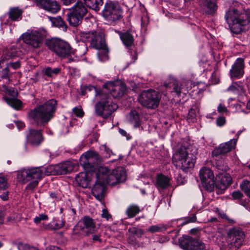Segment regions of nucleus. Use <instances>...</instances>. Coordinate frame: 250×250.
Wrapping results in <instances>:
<instances>
[{"label":"nucleus","mask_w":250,"mask_h":250,"mask_svg":"<svg viewBox=\"0 0 250 250\" xmlns=\"http://www.w3.org/2000/svg\"><path fill=\"white\" fill-rule=\"evenodd\" d=\"M0 198L3 201H6L8 199V192H5L0 195Z\"/></svg>","instance_id":"61"},{"label":"nucleus","mask_w":250,"mask_h":250,"mask_svg":"<svg viewBox=\"0 0 250 250\" xmlns=\"http://www.w3.org/2000/svg\"><path fill=\"white\" fill-rule=\"evenodd\" d=\"M227 236L231 245L239 248L243 245L245 233L240 228H233L230 229L227 233Z\"/></svg>","instance_id":"17"},{"label":"nucleus","mask_w":250,"mask_h":250,"mask_svg":"<svg viewBox=\"0 0 250 250\" xmlns=\"http://www.w3.org/2000/svg\"><path fill=\"white\" fill-rule=\"evenodd\" d=\"M170 179L162 174L157 176L156 186L158 188L165 189L170 186Z\"/></svg>","instance_id":"29"},{"label":"nucleus","mask_w":250,"mask_h":250,"mask_svg":"<svg viewBox=\"0 0 250 250\" xmlns=\"http://www.w3.org/2000/svg\"><path fill=\"white\" fill-rule=\"evenodd\" d=\"M217 110L219 113H224L227 111V109L224 104H220L218 106Z\"/></svg>","instance_id":"55"},{"label":"nucleus","mask_w":250,"mask_h":250,"mask_svg":"<svg viewBox=\"0 0 250 250\" xmlns=\"http://www.w3.org/2000/svg\"><path fill=\"white\" fill-rule=\"evenodd\" d=\"M92 239H93V240L94 241H99L100 242L101 241V240L99 236L98 235H93V238Z\"/></svg>","instance_id":"62"},{"label":"nucleus","mask_w":250,"mask_h":250,"mask_svg":"<svg viewBox=\"0 0 250 250\" xmlns=\"http://www.w3.org/2000/svg\"><path fill=\"white\" fill-rule=\"evenodd\" d=\"M49 49L62 58H68L71 52V47L67 42L60 38H53L46 42Z\"/></svg>","instance_id":"9"},{"label":"nucleus","mask_w":250,"mask_h":250,"mask_svg":"<svg viewBox=\"0 0 250 250\" xmlns=\"http://www.w3.org/2000/svg\"><path fill=\"white\" fill-rule=\"evenodd\" d=\"M199 5L207 14L214 15L218 8L216 0H199Z\"/></svg>","instance_id":"21"},{"label":"nucleus","mask_w":250,"mask_h":250,"mask_svg":"<svg viewBox=\"0 0 250 250\" xmlns=\"http://www.w3.org/2000/svg\"><path fill=\"white\" fill-rule=\"evenodd\" d=\"M32 181L27 186V188L29 189H32L36 187L38 184L39 180H32Z\"/></svg>","instance_id":"52"},{"label":"nucleus","mask_w":250,"mask_h":250,"mask_svg":"<svg viewBox=\"0 0 250 250\" xmlns=\"http://www.w3.org/2000/svg\"><path fill=\"white\" fill-rule=\"evenodd\" d=\"M22 10L18 7L11 8L9 11V18L13 21H19L21 19Z\"/></svg>","instance_id":"32"},{"label":"nucleus","mask_w":250,"mask_h":250,"mask_svg":"<svg viewBox=\"0 0 250 250\" xmlns=\"http://www.w3.org/2000/svg\"><path fill=\"white\" fill-rule=\"evenodd\" d=\"M4 99L10 106L16 109H19L22 106L21 102L15 97L10 98L6 96Z\"/></svg>","instance_id":"34"},{"label":"nucleus","mask_w":250,"mask_h":250,"mask_svg":"<svg viewBox=\"0 0 250 250\" xmlns=\"http://www.w3.org/2000/svg\"><path fill=\"white\" fill-rule=\"evenodd\" d=\"M0 77L2 79H9V66H7L0 71Z\"/></svg>","instance_id":"44"},{"label":"nucleus","mask_w":250,"mask_h":250,"mask_svg":"<svg viewBox=\"0 0 250 250\" xmlns=\"http://www.w3.org/2000/svg\"><path fill=\"white\" fill-rule=\"evenodd\" d=\"M197 240L189 236H185L179 239L180 247L184 250H190Z\"/></svg>","instance_id":"28"},{"label":"nucleus","mask_w":250,"mask_h":250,"mask_svg":"<svg viewBox=\"0 0 250 250\" xmlns=\"http://www.w3.org/2000/svg\"><path fill=\"white\" fill-rule=\"evenodd\" d=\"M96 181L92 188V195L99 201H102L104 198V191L105 187V184L100 181L98 177H96Z\"/></svg>","instance_id":"25"},{"label":"nucleus","mask_w":250,"mask_h":250,"mask_svg":"<svg viewBox=\"0 0 250 250\" xmlns=\"http://www.w3.org/2000/svg\"><path fill=\"white\" fill-rule=\"evenodd\" d=\"M104 152H105V157L108 158L110 157L111 155H114V154L112 152V150L109 148L104 146Z\"/></svg>","instance_id":"56"},{"label":"nucleus","mask_w":250,"mask_h":250,"mask_svg":"<svg viewBox=\"0 0 250 250\" xmlns=\"http://www.w3.org/2000/svg\"><path fill=\"white\" fill-rule=\"evenodd\" d=\"M164 86L167 90H169L171 92H175L178 96L183 92L184 88L183 84L176 80H171L169 83H165Z\"/></svg>","instance_id":"26"},{"label":"nucleus","mask_w":250,"mask_h":250,"mask_svg":"<svg viewBox=\"0 0 250 250\" xmlns=\"http://www.w3.org/2000/svg\"><path fill=\"white\" fill-rule=\"evenodd\" d=\"M244 67V59L242 58H238L233 65L232 66L230 70V75L231 78H239L241 77L243 74V69Z\"/></svg>","instance_id":"23"},{"label":"nucleus","mask_w":250,"mask_h":250,"mask_svg":"<svg viewBox=\"0 0 250 250\" xmlns=\"http://www.w3.org/2000/svg\"><path fill=\"white\" fill-rule=\"evenodd\" d=\"M172 161L177 168L187 171L194 167L195 158L189 157L187 148L181 146L173 154Z\"/></svg>","instance_id":"6"},{"label":"nucleus","mask_w":250,"mask_h":250,"mask_svg":"<svg viewBox=\"0 0 250 250\" xmlns=\"http://www.w3.org/2000/svg\"><path fill=\"white\" fill-rule=\"evenodd\" d=\"M97 56L101 62H104L108 59V50L107 46L98 49Z\"/></svg>","instance_id":"37"},{"label":"nucleus","mask_w":250,"mask_h":250,"mask_svg":"<svg viewBox=\"0 0 250 250\" xmlns=\"http://www.w3.org/2000/svg\"><path fill=\"white\" fill-rule=\"evenodd\" d=\"M7 188V182L4 177H0V189H5Z\"/></svg>","instance_id":"49"},{"label":"nucleus","mask_w":250,"mask_h":250,"mask_svg":"<svg viewBox=\"0 0 250 250\" xmlns=\"http://www.w3.org/2000/svg\"><path fill=\"white\" fill-rule=\"evenodd\" d=\"M141 211L140 207L135 204H132L127 207L125 210V213L128 218H132Z\"/></svg>","instance_id":"33"},{"label":"nucleus","mask_w":250,"mask_h":250,"mask_svg":"<svg viewBox=\"0 0 250 250\" xmlns=\"http://www.w3.org/2000/svg\"><path fill=\"white\" fill-rule=\"evenodd\" d=\"M236 142L237 139H233L225 143L220 144L218 147H216L212 152V155L214 160L216 161L215 162L219 161L218 158L220 157L222 159L223 156L225 154L234 148L236 145ZM221 161L224 163L223 160L220 161V162Z\"/></svg>","instance_id":"14"},{"label":"nucleus","mask_w":250,"mask_h":250,"mask_svg":"<svg viewBox=\"0 0 250 250\" xmlns=\"http://www.w3.org/2000/svg\"><path fill=\"white\" fill-rule=\"evenodd\" d=\"M161 97L159 93L154 90L148 89L143 91L140 95L139 101L143 106L155 109L160 104Z\"/></svg>","instance_id":"10"},{"label":"nucleus","mask_w":250,"mask_h":250,"mask_svg":"<svg viewBox=\"0 0 250 250\" xmlns=\"http://www.w3.org/2000/svg\"><path fill=\"white\" fill-rule=\"evenodd\" d=\"M96 101L98 102L95 105V113L104 119L109 118L118 108L117 104L112 101L105 91L102 95L97 94Z\"/></svg>","instance_id":"5"},{"label":"nucleus","mask_w":250,"mask_h":250,"mask_svg":"<svg viewBox=\"0 0 250 250\" xmlns=\"http://www.w3.org/2000/svg\"><path fill=\"white\" fill-rule=\"evenodd\" d=\"M63 4L65 5H68L69 4H71L75 1H76L77 0H61Z\"/></svg>","instance_id":"60"},{"label":"nucleus","mask_w":250,"mask_h":250,"mask_svg":"<svg viewBox=\"0 0 250 250\" xmlns=\"http://www.w3.org/2000/svg\"><path fill=\"white\" fill-rule=\"evenodd\" d=\"M48 219V217L46 214L41 213L36 216L34 219V222L38 224L41 222V221L47 220Z\"/></svg>","instance_id":"43"},{"label":"nucleus","mask_w":250,"mask_h":250,"mask_svg":"<svg viewBox=\"0 0 250 250\" xmlns=\"http://www.w3.org/2000/svg\"><path fill=\"white\" fill-rule=\"evenodd\" d=\"M232 196L234 199H239L243 197V194L239 191H234L232 193Z\"/></svg>","instance_id":"53"},{"label":"nucleus","mask_w":250,"mask_h":250,"mask_svg":"<svg viewBox=\"0 0 250 250\" xmlns=\"http://www.w3.org/2000/svg\"><path fill=\"white\" fill-rule=\"evenodd\" d=\"M27 142L32 146H39L43 140V136L40 130L30 129L26 135Z\"/></svg>","instance_id":"20"},{"label":"nucleus","mask_w":250,"mask_h":250,"mask_svg":"<svg viewBox=\"0 0 250 250\" xmlns=\"http://www.w3.org/2000/svg\"><path fill=\"white\" fill-rule=\"evenodd\" d=\"M52 167H36L28 169H23L18 172L17 178L22 182L26 183L31 180H40L44 174L49 175L53 174Z\"/></svg>","instance_id":"7"},{"label":"nucleus","mask_w":250,"mask_h":250,"mask_svg":"<svg viewBox=\"0 0 250 250\" xmlns=\"http://www.w3.org/2000/svg\"><path fill=\"white\" fill-rule=\"evenodd\" d=\"M96 177L102 180L100 182L105 184L114 186L125 181L126 172L123 167H118L111 171L107 167H100L97 170Z\"/></svg>","instance_id":"4"},{"label":"nucleus","mask_w":250,"mask_h":250,"mask_svg":"<svg viewBox=\"0 0 250 250\" xmlns=\"http://www.w3.org/2000/svg\"><path fill=\"white\" fill-rule=\"evenodd\" d=\"M102 13L104 19L111 23L121 18L122 10L118 3L110 1L105 3Z\"/></svg>","instance_id":"12"},{"label":"nucleus","mask_w":250,"mask_h":250,"mask_svg":"<svg viewBox=\"0 0 250 250\" xmlns=\"http://www.w3.org/2000/svg\"><path fill=\"white\" fill-rule=\"evenodd\" d=\"M226 123V118L223 116L218 117L216 120V123L218 126L221 127L225 125Z\"/></svg>","instance_id":"47"},{"label":"nucleus","mask_w":250,"mask_h":250,"mask_svg":"<svg viewBox=\"0 0 250 250\" xmlns=\"http://www.w3.org/2000/svg\"><path fill=\"white\" fill-rule=\"evenodd\" d=\"M50 196L52 199H56V198L57 199V196L56 193L54 192H51L50 193Z\"/></svg>","instance_id":"64"},{"label":"nucleus","mask_w":250,"mask_h":250,"mask_svg":"<svg viewBox=\"0 0 250 250\" xmlns=\"http://www.w3.org/2000/svg\"><path fill=\"white\" fill-rule=\"evenodd\" d=\"M87 13V9L82 1H77L69 10L66 14V20L74 27L78 26Z\"/></svg>","instance_id":"8"},{"label":"nucleus","mask_w":250,"mask_h":250,"mask_svg":"<svg viewBox=\"0 0 250 250\" xmlns=\"http://www.w3.org/2000/svg\"><path fill=\"white\" fill-rule=\"evenodd\" d=\"M161 230V228L156 225L151 226L146 229L147 231L150 232L151 233H154L156 232H159Z\"/></svg>","instance_id":"48"},{"label":"nucleus","mask_w":250,"mask_h":250,"mask_svg":"<svg viewBox=\"0 0 250 250\" xmlns=\"http://www.w3.org/2000/svg\"><path fill=\"white\" fill-rule=\"evenodd\" d=\"M190 250H206L205 244L199 240H196L194 242L192 247L190 248Z\"/></svg>","instance_id":"42"},{"label":"nucleus","mask_w":250,"mask_h":250,"mask_svg":"<svg viewBox=\"0 0 250 250\" xmlns=\"http://www.w3.org/2000/svg\"><path fill=\"white\" fill-rule=\"evenodd\" d=\"M61 71V68L59 67L55 68L47 67L44 69L43 72L44 75L48 77L53 78L59 74Z\"/></svg>","instance_id":"35"},{"label":"nucleus","mask_w":250,"mask_h":250,"mask_svg":"<svg viewBox=\"0 0 250 250\" xmlns=\"http://www.w3.org/2000/svg\"><path fill=\"white\" fill-rule=\"evenodd\" d=\"M90 45L96 49L106 47L105 42L102 34L92 32L90 36Z\"/></svg>","instance_id":"24"},{"label":"nucleus","mask_w":250,"mask_h":250,"mask_svg":"<svg viewBox=\"0 0 250 250\" xmlns=\"http://www.w3.org/2000/svg\"><path fill=\"white\" fill-rule=\"evenodd\" d=\"M119 35L124 44L126 47H130L133 45L134 37L131 31L128 30L124 32H119Z\"/></svg>","instance_id":"27"},{"label":"nucleus","mask_w":250,"mask_h":250,"mask_svg":"<svg viewBox=\"0 0 250 250\" xmlns=\"http://www.w3.org/2000/svg\"><path fill=\"white\" fill-rule=\"evenodd\" d=\"M52 221L55 230H57L62 228L64 226L65 223V221L63 220L62 218H58L57 219H54Z\"/></svg>","instance_id":"41"},{"label":"nucleus","mask_w":250,"mask_h":250,"mask_svg":"<svg viewBox=\"0 0 250 250\" xmlns=\"http://www.w3.org/2000/svg\"><path fill=\"white\" fill-rule=\"evenodd\" d=\"M57 105L56 100L50 99L29 112V118L37 125L44 126L54 117Z\"/></svg>","instance_id":"2"},{"label":"nucleus","mask_w":250,"mask_h":250,"mask_svg":"<svg viewBox=\"0 0 250 250\" xmlns=\"http://www.w3.org/2000/svg\"><path fill=\"white\" fill-rule=\"evenodd\" d=\"M37 5L53 14L57 13L60 10L59 3L53 0H35Z\"/></svg>","instance_id":"19"},{"label":"nucleus","mask_w":250,"mask_h":250,"mask_svg":"<svg viewBox=\"0 0 250 250\" xmlns=\"http://www.w3.org/2000/svg\"><path fill=\"white\" fill-rule=\"evenodd\" d=\"M101 216L103 218H105L107 220H108L111 218V215L106 209H103Z\"/></svg>","instance_id":"54"},{"label":"nucleus","mask_w":250,"mask_h":250,"mask_svg":"<svg viewBox=\"0 0 250 250\" xmlns=\"http://www.w3.org/2000/svg\"><path fill=\"white\" fill-rule=\"evenodd\" d=\"M22 37L24 43L35 48L41 46L43 39L42 34L36 30L24 33Z\"/></svg>","instance_id":"15"},{"label":"nucleus","mask_w":250,"mask_h":250,"mask_svg":"<svg viewBox=\"0 0 250 250\" xmlns=\"http://www.w3.org/2000/svg\"><path fill=\"white\" fill-rule=\"evenodd\" d=\"M74 114L78 117H82L83 116V112L82 109L78 107H75L73 109Z\"/></svg>","instance_id":"50"},{"label":"nucleus","mask_w":250,"mask_h":250,"mask_svg":"<svg viewBox=\"0 0 250 250\" xmlns=\"http://www.w3.org/2000/svg\"><path fill=\"white\" fill-rule=\"evenodd\" d=\"M199 175L203 185L207 190H212L215 187V181L212 170L209 168L204 167L200 169Z\"/></svg>","instance_id":"16"},{"label":"nucleus","mask_w":250,"mask_h":250,"mask_svg":"<svg viewBox=\"0 0 250 250\" xmlns=\"http://www.w3.org/2000/svg\"><path fill=\"white\" fill-rule=\"evenodd\" d=\"M128 231L132 234L136 235L138 238L141 237L144 234V231L142 229L136 227L129 228Z\"/></svg>","instance_id":"40"},{"label":"nucleus","mask_w":250,"mask_h":250,"mask_svg":"<svg viewBox=\"0 0 250 250\" xmlns=\"http://www.w3.org/2000/svg\"><path fill=\"white\" fill-rule=\"evenodd\" d=\"M196 117V110L194 109L190 108L189 110L188 116V122H194V120Z\"/></svg>","instance_id":"45"},{"label":"nucleus","mask_w":250,"mask_h":250,"mask_svg":"<svg viewBox=\"0 0 250 250\" xmlns=\"http://www.w3.org/2000/svg\"><path fill=\"white\" fill-rule=\"evenodd\" d=\"M19 250H39L35 247H30L27 245H22L18 247Z\"/></svg>","instance_id":"51"},{"label":"nucleus","mask_w":250,"mask_h":250,"mask_svg":"<svg viewBox=\"0 0 250 250\" xmlns=\"http://www.w3.org/2000/svg\"><path fill=\"white\" fill-rule=\"evenodd\" d=\"M119 131L121 135H122L123 136H126L127 133H126V132L125 130H124L123 129H119Z\"/></svg>","instance_id":"63"},{"label":"nucleus","mask_w":250,"mask_h":250,"mask_svg":"<svg viewBox=\"0 0 250 250\" xmlns=\"http://www.w3.org/2000/svg\"><path fill=\"white\" fill-rule=\"evenodd\" d=\"M101 159L99 154L93 151H88L82 155V165L85 172H80L76 176L75 180L78 186L83 188L88 187L91 180L90 176L94 174L96 176V165L101 161Z\"/></svg>","instance_id":"1"},{"label":"nucleus","mask_w":250,"mask_h":250,"mask_svg":"<svg viewBox=\"0 0 250 250\" xmlns=\"http://www.w3.org/2000/svg\"><path fill=\"white\" fill-rule=\"evenodd\" d=\"M196 217L195 215L192 214V215L186 217L184 219V221L182 223V225H185L188 223L195 222L196 221Z\"/></svg>","instance_id":"46"},{"label":"nucleus","mask_w":250,"mask_h":250,"mask_svg":"<svg viewBox=\"0 0 250 250\" xmlns=\"http://www.w3.org/2000/svg\"><path fill=\"white\" fill-rule=\"evenodd\" d=\"M53 26L58 27L63 31H66L67 29V25L65 22L60 16L56 18L49 17Z\"/></svg>","instance_id":"30"},{"label":"nucleus","mask_w":250,"mask_h":250,"mask_svg":"<svg viewBox=\"0 0 250 250\" xmlns=\"http://www.w3.org/2000/svg\"><path fill=\"white\" fill-rule=\"evenodd\" d=\"M8 66H10L12 67L14 69H17L20 67L21 65H20V62L18 61H17L15 62L10 63Z\"/></svg>","instance_id":"57"},{"label":"nucleus","mask_w":250,"mask_h":250,"mask_svg":"<svg viewBox=\"0 0 250 250\" xmlns=\"http://www.w3.org/2000/svg\"><path fill=\"white\" fill-rule=\"evenodd\" d=\"M51 171L53 172V174H65L67 173H69L72 171L73 169V167L70 162H66L62 164H59L55 166V167H52Z\"/></svg>","instance_id":"22"},{"label":"nucleus","mask_w":250,"mask_h":250,"mask_svg":"<svg viewBox=\"0 0 250 250\" xmlns=\"http://www.w3.org/2000/svg\"><path fill=\"white\" fill-rule=\"evenodd\" d=\"M225 18L231 32L239 34L244 30V26L250 22V11L247 13L233 9L227 12Z\"/></svg>","instance_id":"3"},{"label":"nucleus","mask_w":250,"mask_h":250,"mask_svg":"<svg viewBox=\"0 0 250 250\" xmlns=\"http://www.w3.org/2000/svg\"><path fill=\"white\" fill-rule=\"evenodd\" d=\"M15 124L17 125L19 129H21L24 127V123L21 121H17L15 122Z\"/></svg>","instance_id":"59"},{"label":"nucleus","mask_w":250,"mask_h":250,"mask_svg":"<svg viewBox=\"0 0 250 250\" xmlns=\"http://www.w3.org/2000/svg\"><path fill=\"white\" fill-rule=\"evenodd\" d=\"M53 226L54 225H53V221H52L51 222L48 223V224L45 225L44 226V229L49 230H55Z\"/></svg>","instance_id":"58"},{"label":"nucleus","mask_w":250,"mask_h":250,"mask_svg":"<svg viewBox=\"0 0 250 250\" xmlns=\"http://www.w3.org/2000/svg\"><path fill=\"white\" fill-rule=\"evenodd\" d=\"M85 6L96 11L100 10L103 5V0H83Z\"/></svg>","instance_id":"31"},{"label":"nucleus","mask_w":250,"mask_h":250,"mask_svg":"<svg viewBox=\"0 0 250 250\" xmlns=\"http://www.w3.org/2000/svg\"><path fill=\"white\" fill-rule=\"evenodd\" d=\"M129 120L135 128L140 125V120L138 113L135 111H131L129 114Z\"/></svg>","instance_id":"36"},{"label":"nucleus","mask_w":250,"mask_h":250,"mask_svg":"<svg viewBox=\"0 0 250 250\" xmlns=\"http://www.w3.org/2000/svg\"><path fill=\"white\" fill-rule=\"evenodd\" d=\"M104 88L106 89L114 98L122 97L126 90L125 85L118 81L107 82L104 84Z\"/></svg>","instance_id":"18"},{"label":"nucleus","mask_w":250,"mask_h":250,"mask_svg":"<svg viewBox=\"0 0 250 250\" xmlns=\"http://www.w3.org/2000/svg\"><path fill=\"white\" fill-rule=\"evenodd\" d=\"M85 93H87L89 92L94 91L95 93V100H96V95L97 94H100V95H102L104 91V90H101L100 89H98L96 87L93 86L92 85H88L85 86L84 87Z\"/></svg>","instance_id":"39"},{"label":"nucleus","mask_w":250,"mask_h":250,"mask_svg":"<svg viewBox=\"0 0 250 250\" xmlns=\"http://www.w3.org/2000/svg\"><path fill=\"white\" fill-rule=\"evenodd\" d=\"M215 165L218 170L222 171L217 174V177L218 179L217 182H215V187L217 189L220 190L221 191H224L230 185L232 182V178L230 175L226 172L228 169V167L222 161L215 162Z\"/></svg>","instance_id":"11"},{"label":"nucleus","mask_w":250,"mask_h":250,"mask_svg":"<svg viewBox=\"0 0 250 250\" xmlns=\"http://www.w3.org/2000/svg\"><path fill=\"white\" fill-rule=\"evenodd\" d=\"M240 188L247 196L250 198V181L244 180L240 185Z\"/></svg>","instance_id":"38"},{"label":"nucleus","mask_w":250,"mask_h":250,"mask_svg":"<svg viewBox=\"0 0 250 250\" xmlns=\"http://www.w3.org/2000/svg\"><path fill=\"white\" fill-rule=\"evenodd\" d=\"M96 230V224L93 219L89 216L82 218L74 227L73 232L75 234H89Z\"/></svg>","instance_id":"13"}]
</instances>
